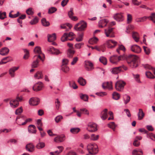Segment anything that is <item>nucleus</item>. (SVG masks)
I'll return each instance as SVG.
<instances>
[{"instance_id": "obj_21", "label": "nucleus", "mask_w": 155, "mask_h": 155, "mask_svg": "<svg viewBox=\"0 0 155 155\" xmlns=\"http://www.w3.org/2000/svg\"><path fill=\"white\" fill-rule=\"evenodd\" d=\"M137 115L138 120H141L143 119L144 116V114L142 109H139V112H138Z\"/></svg>"}, {"instance_id": "obj_2", "label": "nucleus", "mask_w": 155, "mask_h": 155, "mask_svg": "<svg viewBox=\"0 0 155 155\" xmlns=\"http://www.w3.org/2000/svg\"><path fill=\"white\" fill-rule=\"evenodd\" d=\"M87 27L86 22L81 20L74 25V28L76 31H84Z\"/></svg>"}, {"instance_id": "obj_1", "label": "nucleus", "mask_w": 155, "mask_h": 155, "mask_svg": "<svg viewBox=\"0 0 155 155\" xmlns=\"http://www.w3.org/2000/svg\"><path fill=\"white\" fill-rule=\"evenodd\" d=\"M138 58L137 56L132 54L124 55L117 57L114 55L111 57L110 61L114 64H117L118 62L122 60H126L129 65L132 68H135L138 66L137 60Z\"/></svg>"}, {"instance_id": "obj_32", "label": "nucleus", "mask_w": 155, "mask_h": 155, "mask_svg": "<svg viewBox=\"0 0 155 155\" xmlns=\"http://www.w3.org/2000/svg\"><path fill=\"white\" fill-rule=\"evenodd\" d=\"M34 51L35 54H38V55H40L41 54H42V55H44V54L42 53L41 48L39 47H35L34 49Z\"/></svg>"}, {"instance_id": "obj_59", "label": "nucleus", "mask_w": 155, "mask_h": 155, "mask_svg": "<svg viewBox=\"0 0 155 155\" xmlns=\"http://www.w3.org/2000/svg\"><path fill=\"white\" fill-rule=\"evenodd\" d=\"M119 50H122L123 51H125V47L123 45H120L119 46L118 49H117V51L119 53Z\"/></svg>"}, {"instance_id": "obj_44", "label": "nucleus", "mask_w": 155, "mask_h": 155, "mask_svg": "<svg viewBox=\"0 0 155 155\" xmlns=\"http://www.w3.org/2000/svg\"><path fill=\"white\" fill-rule=\"evenodd\" d=\"M108 21L106 19H103L100 21L99 23L103 25L104 26H106L107 23L108 22Z\"/></svg>"}, {"instance_id": "obj_43", "label": "nucleus", "mask_w": 155, "mask_h": 155, "mask_svg": "<svg viewBox=\"0 0 155 155\" xmlns=\"http://www.w3.org/2000/svg\"><path fill=\"white\" fill-rule=\"evenodd\" d=\"M57 10V8L54 7H51L50 8L48 11V13L49 14L54 13Z\"/></svg>"}, {"instance_id": "obj_3", "label": "nucleus", "mask_w": 155, "mask_h": 155, "mask_svg": "<svg viewBox=\"0 0 155 155\" xmlns=\"http://www.w3.org/2000/svg\"><path fill=\"white\" fill-rule=\"evenodd\" d=\"M87 148L89 153L92 154H95L98 151V147L97 145L95 143H90L87 146Z\"/></svg>"}, {"instance_id": "obj_40", "label": "nucleus", "mask_w": 155, "mask_h": 155, "mask_svg": "<svg viewBox=\"0 0 155 155\" xmlns=\"http://www.w3.org/2000/svg\"><path fill=\"white\" fill-rule=\"evenodd\" d=\"M100 61L104 65H105L107 64V60L106 58L103 57H101L99 58Z\"/></svg>"}, {"instance_id": "obj_4", "label": "nucleus", "mask_w": 155, "mask_h": 155, "mask_svg": "<svg viewBox=\"0 0 155 155\" xmlns=\"http://www.w3.org/2000/svg\"><path fill=\"white\" fill-rule=\"evenodd\" d=\"M126 83L123 81L119 80L117 81L115 84V88L118 91H122Z\"/></svg>"}, {"instance_id": "obj_45", "label": "nucleus", "mask_w": 155, "mask_h": 155, "mask_svg": "<svg viewBox=\"0 0 155 155\" xmlns=\"http://www.w3.org/2000/svg\"><path fill=\"white\" fill-rule=\"evenodd\" d=\"M108 126L110 128L112 129L114 131L116 125L114 122H111L108 124Z\"/></svg>"}, {"instance_id": "obj_57", "label": "nucleus", "mask_w": 155, "mask_h": 155, "mask_svg": "<svg viewBox=\"0 0 155 155\" xmlns=\"http://www.w3.org/2000/svg\"><path fill=\"white\" fill-rule=\"evenodd\" d=\"M19 15V12H18L15 15H12L11 13H9V17L12 18H15L18 17Z\"/></svg>"}, {"instance_id": "obj_25", "label": "nucleus", "mask_w": 155, "mask_h": 155, "mask_svg": "<svg viewBox=\"0 0 155 155\" xmlns=\"http://www.w3.org/2000/svg\"><path fill=\"white\" fill-rule=\"evenodd\" d=\"M75 52V51L71 49H68L67 50V54L68 58H71Z\"/></svg>"}, {"instance_id": "obj_6", "label": "nucleus", "mask_w": 155, "mask_h": 155, "mask_svg": "<svg viewBox=\"0 0 155 155\" xmlns=\"http://www.w3.org/2000/svg\"><path fill=\"white\" fill-rule=\"evenodd\" d=\"M33 58L35 59V60L33 61L31 65L32 67L33 68H36L38 66L39 59L43 61L41 56L40 55H35L34 56Z\"/></svg>"}, {"instance_id": "obj_20", "label": "nucleus", "mask_w": 155, "mask_h": 155, "mask_svg": "<svg viewBox=\"0 0 155 155\" xmlns=\"http://www.w3.org/2000/svg\"><path fill=\"white\" fill-rule=\"evenodd\" d=\"M107 109H105L101 112L100 115L101 117V119L103 120H105L107 117Z\"/></svg>"}, {"instance_id": "obj_47", "label": "nucleus", "mask_w": 155, "mask_h": 155, "mask_svg": "<svg viewBox=\"0 0 155 155\" xmlns=\"http://www.w3.org/2000/svg\"><path fill=\"white\" fill-rule=\"evenodd\" d=\"M133 39H139V34L136 32H133L132 35Z\"/></svg>"}, {"instance_id": "obj_7", "label": "nucleus", "mask_w": 155, "mask_h": 155, "mask_svg": "<svg viewBox=\"0 0 155 155\" xmlns=\"http://www.w3.org/2000/svg\"><path fill=\"white\" fill-rule=\"evenodd\" d=\"M129 49L132 52L136 53H139L141 51L140 47L138 45H131L130 46Z\"/></svg>"}, {"instance_id": "obj_49", "label": "nucleus", "mask_w": 155, "mask_h": 155, "mask_svg": "<svg viewBox=\"0 0 155 155\" xmlns=\"http://www.w3.org/2000/svg\"><path fill=\"white\" fill-rule=\"evenodd\" d=\"M24 51L25 53L23 56V58L25 60L28 59L29 57V53L28 51L26 49H24Z\"/></svg>"}, {"instance_id": "obj_51", "label": "nucleus", "mask_w": 155, "mask_h": 155, "mask_svg": "<svg viewBox=\"0 0 155 155\" xmlns=\"http://www.w3.org/2000/svg\"><path fill=\"white\" fill-rule=\"evenodd\" d=\"M26 13L28 15H32L34 14V12L32 11V8H30L27 9L26 11Z\"/></svg>"}, {"instance_id": "obj_62", "label": "nucleus", "mask_w": 155, "mask_h": 155, "mask_svg": "<svg viewBox=\"0 0 155 155\" xmlns=\"http://www.w3.org/2000/svg\"><path fill=\"white\" fill-rule=\"evenodd\" d=\"M78 58L77 57L74 58L73 59L71 63V64L72 65H74L78 61Z\"/></svg>"}, {"instance_id": "obj_17", "label": "nucleus", "mask_w": 155, "mask_h": 155, "mask_svg": "<svg viewBox=\"0 0 155 155\" xmlns=\"http://www.w3.org/2000/svg\"><path fill=\"white\" fill-rule=\"evenodd\" d=\"M64 140V136H58L54 138V141L56 143H60L63 142Z\"/></svg>"}, {"instance_id": "obj_48", "label": "nucleus", "mask_w": 155, "mask_h": 155, "mask_svg": "<svg viewBox=\"0 0 155 155\" xmlns=\"http://www.w3.org/2000/svg\"><path fill=\"white\" fill-rule=\"evenodd\" d=\"M6 17L5 12H0V19H1L3 20Z\"/></svg>"}, {"instance_id": "obj_19", "label": "nucleus", "mask_w": 155, "mask_h": 155, "mask_svg": "<svg viewBox=\"0 0 155 155\" xmlns=\"http://www.w3.org/2000/svg\"><path fill=\"white\" fill-rule=\"evenodd\" d=\"M9 49L7 47L2 48L0 50V54L3 56L7 55L9 52Z\"/></svg>"}, {"instance_id": "obj_42", "label": "nucleus", "mask_w": 155, "mask_h": 155, "mask_svg": "<svg viewBox=\"0 0 155 155\" xmlns=\"http://www.w3.org/2000/svg\"><path fill=\"white\" fill-rule=\"evenodd\" d=\"M133 76L135 79L136 81L138 83H141V82L140 80L139 77L140 75L138 74H132Z\"/></svg>"}, {"instance_id": "obj_36", "label": "nucleus", "mask_w": 155, "mask_h": 155, "mask_svg": "<svg viewBox=\"0 0 155 155\" xmlns=\"http://www.w3.org/2000/svg\"><path fill=\"white\" fill-rule=\"evenodd\" d=\"M41 22L42 25L45 26H48L50 25L49 22L47 21L46 19L45 18H43L41 19Z\"/></svg>"}, {"instance_id": "obj_5", "label": "nucleus", "mask_w": 155, "mask_h": 155, "mask_svg": "<svg viewBox=\"0 0 155 155\" xmlns=\"http://www.w3.org/2000/svg\"><path fill=\"white\" fill-rule=\"evenodd\" d=\"M44 84L41 81L36 83L33 87V90L36 91H38L42 90L44 87Z\"/></svg>"}, {"instance_id": "obj_23", "label": "nucleus", "mask_w": 155, "mask_h": 155, "mask_svg": "<svg viewBox=\"0 0 155 155\" xmlns=\"http://www.w3.org/2000/svg\"><path fill=\"white\" fill-rule=\"evenodd\" d=\"M18 68V67H13L10 69L9 73L12 77H13L15 76V72Z\"/></svg>"}, {"instance_id": "obj_52", "label": "nucleus", "mask_w": 155, "mask_h": 155, "mask_svg": "<svg viewBox=\"0 0 155 155\" xmlns=\"http://www.w3.org/2000/svg\"><path fill=\"white\" fill-rule=\"evenodd\" d=\"M38 22V18L36 17H35L33 19L31 20L30 23L31 25H34L35 24L37 23Z\"/></svg>"}, {"instance_id": "obj_11", "label": "nucleus", "mask_w": 155, "mask_h": 155, "mask_svg": "<svg viewBox=\"0 0 155 155\" xmlns=\"http://www.w3.org/2000/svg\"><path fill=\"white\" fill-rule=\"evenodd\" d=\"M102 87L104 89L107 88L109 90H112L113 89L112 83L110 81L103 83L102 84Z\"/></svg>"}, {"instance_id": "obj_46", "label": "nucleus", "mask_w": 155, "mask_h": 155, "mask_svg": "<svg viewBox=\"0 0 155 155\" xmlns=\"http://www.w3.org/2000/svg\"><path fill=\"white\" fill-rule=\"evenodd\" d=\"M69 86L74 89H76L78 88L77 86L74 81H71L69 82Z\"/></svg>"}, {"instance_id": "obj_34", "label": "nucleus", "mask_w": 155, "mask_h": 155, "mask_svg": "<svg viewBox=\"0 0 155 155\" xmlns=\"http://www.w3.org/2000/svg\"><path fill=\"white\" fill-rule=\"evenodd\" d=\"M132 154L134 155H143V152L140 150H134L132 152Z\"/></svg>"}, {"instance_id": "obj_60", "label": "nucleus", "mask_w": 155, "mask_h": 155, "mask_svg": "<svg viewBox=\"0 0 155 155\" xmlns=\"http://www.w3.org/2000/svg\"><path fill=\"white\" fill-rule=\"evenodd\" d=\"M144 51L146 54L148 55L150 52V50L149 48L145 46H143Z\"/></svg>"}, {"instance_id": "obj_58", "label": "nucleus", "mask_w": 155, "mask_h": 155, "mask_svg": "<svg viewBox=\"0 0 155 155\" xmlns=\"http://www.w3.org/2000/svg\"><path fill=\"white\" fill-rule=\"evenodd\" d=\"M61 52L59 50L54 48L52 54L57 55L59 54H61Z\"/></svg>"}, {"instance_id": "obj_14", "label": "nucleus", "mask_w": 155, "mask_h": 155, "mask_svg": "<svg viewBox=\"0 0 155 155\" xmlns=\"http://www.w3.org/2000/svg\"><path fill=\"white\" fill-rule=\"evenodd\" d=\"M19 104L18 100H11L10 102V105L11 107L12 108H15L18 107Z\"/></svg>"}, {"instance_id": "obj_16", "label": "nucleus", "mask_w": 155, "mask_h": 155, "mask_svg": "<svg viewBox=\"0 0 155 155\" xmlns=\"http://www.w3.org/2000/svg\"><path fill=\"white\" fill-rule=\"evenodd\" d=\"M34 145L31 143L27 144L26 146V150L31 152H33L34 150Z\"/></svg>"}, {"instance_id": "obj_41", "label": "nucleus", "mask_w": 155, "mask_h": 155, "mask_svg": "<svg viewBox=\"0 0 155 155\" xmlns=\"http://www.w3.org/2000/svg\"><path fill=\"white\" fill-rule=\"evenodd\" d=\"M145 74L146 76L148 78L153 79L155 78V76L152 74L151 73L150 71H147L146 72Z\"/></svg>"}, {"instance_id": "obj_61", "label": "nucleus", "mask_w": 155, "mask_h": 155, "mask_svg": "<svg viewBox=\"0 0 155 155\" xmlns=\"http://www.w3.org/2000/svg\"><path fill=\"white\" fill-rule=\"evenodd\" d=\"M132 20V15L130 14H128L127 15V23H130Z\"/></svg>"}, {"instance_id": "obj_50", "label": "nucleus", "mask_w": 155, "mask_h": 155, "mask_svg": "<svg viewBox=\"0 0 155 155\" xmlns=\"http://www.w3.org/2000/svg\"><path fill=\"white\" fill-rule=\"evenodd\" d=\"M98 135H95L94 134H92L91 135V139L93 140H96L99 138Z\"/></svg>"}, {"instance_id": "obj_18", "label": "nucleus", "mask_w": 155, "mask_h": 155, "mask_svg": "<svg viewBox=\"0 0 155 155\" xmlns=\"http://www.w3.org/2000/svg\"><path fill=\"white\" fill-rule=\"evenodd\" d=\"M57 147L59 149V151L57 150L54 152H51L50 153V154L51 155H58L62 152L64 149L63 147L62 146H58Z\"/></svg>"}, {"instance_id": "obj_22", "label": "nucleus", "mask_w": 155, "mask_h": 155, "mask_svg": "<svg viewBox=\"0 0 155 155\" xmlns=\"http://www.w3.org/2000/svg\"><path fill=\"white\" fill-rule=\"evenodd\" d=\"M12 60V58L10 57H7L4 58L2 59L1 61H0V64H6Z\"/></svg>"}, {"instance_id": "obj_37", "label": "nucleus", "mask_w": 155, "mask_h": 155, "mask_svg": "<svg viewBox=\"0 0 155 155\" xmlns=\"http://www.w3.org/2000/svg\"><path fill=\"white\" fill-rule=\"evenodd\" d=\"M61 69L65 73H67L69 71V67L66 65H62Z\"/></svg>"}, {"instance_id": "obj_9", "label": "nucleus", "mask_w": 155, "mask_h": 155, "mask_svg": "<svg viewBox=\"0 0 155 155\" xmlns=\"http://www.w3.org/2000/svg\"><path fill=\"white\" fill-rule=\"evenodd\" d=\"M117 44V43L116 41L112 39L108 40L106 43L107 48H114Z\"/></svg>"}, {"instance_id": "obj_13", "label": "nucleus", "mask_w": 155, "mask_h": 155, "mask_svg": "<svg viewBox=\"0 0 155 155\" xmlns=\"http://www.w3.org/2000/svg\"><path fill=\"white\" fill-rule=\"evenodd\" d=\"M85 68L88 71H91L93 68V64L90 61H85Z\"/></svg>"}, {"instance_id": "obj_15", "label": "nucleus", "mask_w": 155, "mask_h": 155, "mask_svg": "<svg viewBox=\"0 0 155 155\" xmlns=\"http://www.w3.org/2000/svg\"><path fill=\"white\" fill-rule=\"evenodd\" d=\"M114 18L118 21H122L124 19L123 15L121 13H117L114 16Z\"/></svg>"}, {"instance_id": "obj_38", "label": "nucleus", "mask_w": 155, "mask_h": 155, "mask_svg": "<svg viewBox=\"0 0 155 155\" xmlns=\"http://www.w3.org/2000/svg\"><path fill=\"white\" fill-rule=\"evenodd\" d=\"M113 98L115 100H117L120 98V95L117 92H114L112 94Z\"/></svg>"}, {"instance_id": "obj_10", "label": "nucleus", "mask_w": 155, "mask_h": 155, "mask_svg": "<svg viewBox=\"0 0 155 155\" xmlns=\"http://www.w3.org/2000/svg\"><path fill=\"white\" fill-rule=\"evenodd\" d=\"M113 28H109L105 30V33L107 37L109 38L114 37V35L113 33Z\"/></svg>"}, {"instance_id": "obj_8", "label": "nucleus", "mask_w": 155, "mask_h": 155, "mask_svg": "<svg viewBox=\"0 0 155 155\" xmlns=\"http://www.w3.org/2000/svg\"><path fill=\"white\" fill-rule=\"evenodd\" d=\"M97 125L95 123H90L88 124V127L87 128V129L89 132H94L97 130Z\"/></svg>"}, {"instance_id": "obj_56", "label": "nucleus", "mask_w": 155, "mask_h": 155, "mask_svg": "<svg viewBox=\"0 0 155 155\" xmlns=\"http://www.w3.org/2000/svg\"><path fill=\"white\" fill-rule=\"evenodd\" d=\"M63 118V117L61 115L57 116L55 118V120L56 123H58Z\"/></svg>"}, {"instance_id": "obj_63", "label": "nucleus", "mask_w": 155, "mask_h": 155, "mask_svg": "<svg viewBox=\"0 0 155 155\" xmlns=\"http://www.w3.org/2000/svg\"><path fill=\"white\" fill-rule=\"evenodd\" d=\"M74 15L73 9L72 8H71L70 11L68 12V15L69 18H71Z\"/></svg>"}, {"instance_id": "obj_30", "label": "nucleus", "mask_w": 155, "mask_h": 155, "mask_svg": "<svg viewBox=\"0 0 155 155\" xmlns=\"http://www.w3.org/2000/svg\"><path fill=\"white\" fill-rule=\"evenodd\" d=\"M78 82L82 86H84L86 84V80L82 77H80L78 80Z\"/></svg>"}, {"instance_id": "obj_26", "label": "nucleus", "mask_w": 155, "mask_h": 155, "mask_svg": "<svg viewBox=\"0 0 155 155\" xmlns=\"http://www.w3.org/2000/svg\"><path fill=\"white\" fill-rule=\"evenodd\" d=\"M111 71L112 73L113 74H117L121 71L120 67H117L111 69Z\"/></svg>"}, {"instance_id": "obj_53", "label": "nucleus", "mask_w": 155, "mask_h": 155, "mask_svg": "<svg viewBox=\"0 0 155 155\" xmlns=\"http://www.w3.org/2000/svg\"><path fill=\"white\" fill-rule=\"evenodd\" d=\"M23 112V109L22 107L18 108L15 111V114L16 115L20 114Z\"/></svg>"}, {"instance_id": "obj_55", "label": "nucleus", "mask_w": 155, "mask_h": 155, "mask_svg": "<svg viewBox=\"0 0 155 155\" xmlns=\"http://www.w3.org/2000/svg\"><path fill=\"white\" fill-rule=\"evenodd\" d=\"M51 38H52L53 39H56V34L55 33H54L52 34H48L47 35V39H50Z\"/></svg>"}, {"instance_id": "obj_39", "label": "nucleus", "mask_w": 155, "mask_h": 155, "mask_svg": "<svg viewBox=\"0 0 155 155\" xmlns=\"http://www.w3.org/2000/svg\"><path fill=\"white\" fill-rule=\"evenodd\" d=\"M144 67L146 69H149L151 70L154 74H155V68L148 64H146L144 66Z\"/></svg>"}, {"instance_id": "obj_35", "label": "nucleus", "mask_w": 155, "mask_h": 155, "mask_svg": "<svg viewBox=\"0 0 155 155\" xmlns=\"http://www.w3.org/2000/svg\"><path fill=\"white\" fill-rule=\"evenodd\" d=\"M80 97L81 99L84 101H88V97L87 95L85 94H80Z\"/></svg>"}, {"instance_id": "obj_29", "label": "nucleus", "mask_w": 155, "mask_h": 155, "mask_svg": "<svg viewBox=\"0 0 155 155\" xmlns=\"http://www.w3.org/2000/svg\"><path fill=\"white\" fill-rule=\"evenodd\" d=\"M45 146V143L43 142L39 141L36 145V147L38 149H41L44 148Z\"/></svg>"}, {"instance_id": "obj_28", "label": "nucleus", "mask_w": 155, "mask_h": 155, "mask_svg": "<svg viewBox=\"0 0 155 155\" xmlns=\"http://www.w3.org/2000/svg\"><path fill=\"white\" fill-rule=\"evenodd\" d=\"M34 77L35 79H39L42 78L43 75L41 72L38 71L35 74Z\"/></svg>"}, {"instance_id": "obj_24", "label": "nucleus", "mask_w": 155, "mask_h": 155, "mask_svg": "<svg viewBox=\"0 0 155 155\" xmlns=\"http://www.w3.org/2000/svg\"><path fill=\"white\" fill-rule=\"evenodd\" d=\"M28 130L29 132L31 133H35L36 132V127L34 125H30L28 127Z\"/></svg>"}, {"instance_id": "obj_54", "label": "nucleus", "mask_w": 155, "mask_h": 155, "mask_svg": "<svg viewBox=\"0 0 155 155\" xmlns=\"http://www.w3.org/2000/svg\"><path fill=\"white\" fill-rule=\"evenodd\" d=\"M98 39H89L88 43L91 45H94L97 43Z\"/></svg>"}, {"instance_id": "obj_12", "label": "nucleus", "mask_w": 155, "mask_h": 155, "mask_svg": "<svg viewBox=\"0 0 155 155\" xmlns=\"http://www.w3.org/2000/svg\"><path fill=\"white\" fill-rule=\"evenodd\" d=\"M39 102V100L37 98H32L29 101V104L32 106L37 105Z\"/></svg>"}, {"instance_id": "obj_33", "label": "nucleus", "mask_w": 155, "mask_h": 155, "mask_svg": "<svg viewBox=\"0 0 155 155\" xmlns=\"http://www.w3.org/2000/svg\"><path fill=\"white\" fill-rule=\"evenodd\" d=\"M123 99L124 104H127L130 101V97L127 95L125 94L123 96Z\"/></svg>"}, {"instance_id": "obj_64", "label": "nucleus", "mask_w": 155, "mask_h": 155, "mask_svg": "<svg viewBox=\"0 0 155 155\" xmlns=\"http://www.w3.org/2000/svg\"><path fill=\"white\" fill-rule=\"evenodd\" d=\"M55 103L56 108L58 109L60 105V102L58 98L56 99Z\"/></svg>"}, {"instance_id": "obj_31", "label": "nucleus", "mask_w": 155, "mask_h": 155, "mask_svg": "<svg viewBox=\"0 0 155 155\" xmlns=\"http://www.w3.org/2000/svg\"><path fill=\"white\" fill-rule=\"evenodd\" d=\"M80 129L78 127L72 128L70 129V132L73 134H77L80 131Z\"/></svg>"}, {"instance_id": "obj_27", "label": "nucleus", "mask_w": 155, "mask_h": 155, "mask_svg": "<svg viewBox=\"0 0 155 155\" xmlns=\"http://www.w3.org/2000/svg\"><path fill=\"white\" fill-rule=\"evenodd\" d=\"M74 35V33L72 32H70L68 34L65 33L63 35L61 38V39H67L68 37H71Z\"/></svg>"}]
</instances>
